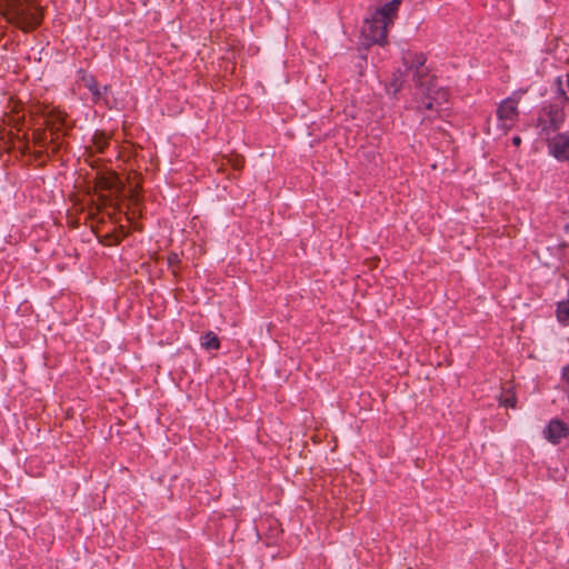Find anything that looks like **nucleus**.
<instances>
[{
  "label": "nucleus",
  "mask_w": 569,
  "mask_h": 569,
  "mask_svg": "<svg viewBox=\"0 0 569 569\" xmlns=\"http://www.w3.org/2000/svg\"><path fill=\"white\" fill-rule=\"evenodd\" d=\"M400 3V0H391L378 8L371 18L365 20L361 34L366 46L387 43L388 28L397 18Z\"/></svg>",
  "instance_id": "nucleus-1"
},
{
  "label": "nucleus",
  "mask_w": 569,
  "mask_h": 569,
  "mask_svg": "<svg viewBox=\"0 0 569 569\" xmlns=\"http://www.w3.org/2000/svg\"><path fill=\"white\" fill-rule=\"evenodd\" d=\"M43 118L47 130L33 131L34 144L42 148L39 152L56 153L62 146L61 138L70 128L67 114L61 110L50 109L44 112Z\"/></svg>",
  "instance_id": "nucleus-2"
},
{
  "label": "nucleus",
  "mask_w": 569,
  "mask_h": 569,
  "mask_svg": "<svg viewBox=\"0 0 569 569\" xmlns=\"http://www.w3.org/2000/svg\"><path fill=\"white\" fill-rule=\"evenodd\" d=\"M0 13L23 31L36 29L42 20L38 0H0Z\"/></svg>",
  "instance_id": "nucleus-3"
},
{
  "label": "nucleus",
  "mask_w": 569,
  "mask_h": 569,
  "mask_svg": "<svg viewBox=\"0 0 569 569\" xmlns=\"http://www.w3.org/2000/svg\"><path fill=\"white\" fill-rule=\"evenodd\" d=\"M556 83L558 87L557 97L552 102L542 107L537 118V128L540 129L539 134L543 138L557 132L566 118L565 108L569 102V97L562 88L561 77L556 79Z\"/></svg>",
  "instance_id": "nucleus-4"
},
{
  "label": "nucleus",
  "mask_w": 569,
  "mask_h": 569,
  "mask_svg": "<svg viewBox=\"0 0 569 569\" xmlns=\"http://www.w3.org/2000/svg\"><path fill=\"white\" fill-rule=\"evenodd\" d=\"M96 189L101 192L100 199L106 204L112 199L122 197L124 184L121 182L117 173L112 171H101L96 177Z\"/></svg>",
  "instance_id": "nucleus-5"
},
{
  "label": "nucleus",
  "mask_w": 569,
  "mask_h": 569,
  "mask_svg": "<svg viewBox=\"0 0 569 569\" xmlns=\"http://www.w3.org/2000/svg\"><path fill=\"white\" fill-rule=\"evenodd\" d=\"M416 96H421V100L417 104V110H419L421 113L435 111L437 114H439L442 111L439 99L441 98L445 101L447 100V92L440 89L436 90L433 81L425 84L422 90L417 87Z\"/></svg>",
  "instance_id": "nucleus-6"
},
{
  "label": "nucleus",
  "mask_w": 569,
  "mask_h": 569,
  "mask_svg": "<svg viewBox=\"0 0 569 569\" xmlns=\"http://www.w3.org/2000/svg\"><path fill=\"white\" fill-rule=\"evenodd\" d=\"M402 60L407 69L413 71L416 87H419L422 90L425 84L432 82V77L429 76L428 70L425 67L426 57L423 53L407 51L403 53Z\"/></svg>",
  "instance_id": "nucleus-7"
},
{
  "label": "nucleus",
  "mask_w": 569,
  "mask_h": 569,
  "mask_svg": "<svg viewBox=\"0 0 569 569\" xmlns=\"http://www.w3.org/2000/svg\"><path fill=\"white\" fill-rule=\"evenodd\" d=\"M497 117L501 129L507 133L516 124L519 117L517 99L502 100L498 106Z\"/></svg>",
  "instance_id": "nucleus-8"
},
{
  "label": "nucleus",
  "mask_w": 569,
  "mask_h": 569,
  "mask_svg": "<svg viewBox=\"0 0 569 569\" xmlns=\"http://www.w3.org/2000/svg\"><path fill=\"white\" fill-rule=\"evenodd\" d=\"M548 142L549 153L559 161L569 162V134L557 133L553 137L545 138Z\"/></svg>",
  "instance_id": "nucleus-9"
},
{
  "label": "nucleus",
  "mask_w": 569,
  "mask_h": 569,
  "mask_svg": "<svg viewBox=\"0 0 569 569\" xmlns=\"http://www.w3.org/2000/svg\"><path fill=\"white\" fill-rule=\"evenodd\" d=\"M545 438L552 445H558L569 435L567 423L559 419H552L543 430Z\"/></svg>",
  "instance_id": "nucleus-10"
},
{
  "label": "nucleus",
  "mask_w": 569,
  "mask_h": 569,
  "mask_svg": "<svg viewBox=\"0 0 569 569\" xmlns=\"http://www.w3.org/2000/svg\"><path fill=\"white\" fill-rule=\"evenodd\" d=\"M84 87L91 92L93 102H99L103 99V92L99 88V84L94 77L86 76L82 78Z\"/></svg>",
  "instance_id": "nucleus-11"
},
{
  "label": "nucleus",
  "mask_w": 569,
  "mask_h": 569,
  "mask_svg": "<svg viewBox=\"0 0 569 569\" xmlns=\"http://www.w3.org/2000/svg\"><path fill=\"white\" fill-rule=\"evenodd\" d=\"M129 199L131 203L137 204L139 202V188L140 178L137 172H133L128 178Z\"/></svg>",
  "instance_id": "nucleus-12"
},
{
  "label": "nucleus",
  "mask_w": 569,
  "mask_h": 569,
  "mask_svg": "<svg viewBox=\"0 0 569 569\" xmlns=\"http://www.w3.org/2000/svg\"><path fill=\"white\" fill-rule=\"evenodd\" d=\"M123 237V230L107 232L106 234L99 237V242L103 246H116L120 243Z\"/></svg>",
  "instance_id": "nucleus-13"
},
{
  "label": "nucleus",
  "mask_w": 569,
  "mask_h": 569,
  "mask_svg": "<svg viewBox=\"0 0 569 569\" xmlns=\"http://www.w3.org/2000/svg\"><path fill=\"white\" fill-rule=\"evenodd\" d=\"M201 346L207 350H218L220 340L214 332L208 331L201 337Z\"/></svg>",
  "instance_id": "nucleus-14"
},
{
  "label": "nucleus",
  "mask_w": 569,
  "mask_h": 569,
  "mask_svg": "<svg viewBox=\"0 0 569 569\" xmlns=\"http://www.w3.org/2000/svg\"><path fill=\"white\" fill-rule=\"evenodd\" d=\"M499 403L503 407L516 408L517 398L515 392L511 389H503Z\"/></svg>",
  "instance_id": "nucleus-15"
},
{
  "label": "nucleus",
  "mask_w": 569,
  "mask_h": 569,
  "mask_svg": "<svg viewBox=\"0 0 569 569\" xmlns=\"http://www.w3.org/2000/svg\"><path fill=\"white\" fill-rule=\"evenodd\" d=\"M557 318L560 322L569 321V300L559 302L557 306Z\"/></svg>",
  "instance_id": "nucleus-16"
},
{
  "label": "nucleus",
  "mask_w": 569,
  "mask_h": 569,
  "mask_svg": "<svg viewBox=\"0 0 569 569\" xmlns=\"http://www.w3.org/2000/svg\"><path fill=\"white\" fill-rule=\"evenodd\" d=\"M401 87H402V80H401V74H399V76H395L393 80L389 82L387 90H388V92L396 94L400 91Z\"/></svg>",
  "instance_id": "nucleus-17"
},
{
  "label": "nucleus",
  "mask_w": 569,
  "mask_h": 569,
  "mask_svg": "<svg viewBox=\"0 0 569 569\" xmlns=\"http://www.w3.org/2000/svg\"><path fill=\"white\" fill-rule=\"evenodd\" d=\"M528 92V89H523V88H520L516 91L512 92V96L511 97H508L507 99H517V104L520 102V100L522 99L523 94H526Z\"/></svg>",
  "instance_id": "nucleus-18"
},
{
  "label": "nucleus",
  "mask_w": 569,
  "mask_h": 569,
  "mask_svg": "<svg viewBox=\"0 0 569 569\" xmlns=\"http://www.w3.org/2000/svg\"><path fill=\"white\" fill-rule=\"evenodd\" d=\"M528 92V89H523V88H520L516 91L512 92V96L511 97H508L507 99H517V104L520 102V100L522 99L523 94H526Z\"/></svg>",
  "instance_id": "nucleus-19"
},
{
  "label": "nucleus",
  "mask_w": 569,
  "mask_h": 569,
  "mask_svg": "<svg viewBox=\"0 0 569 569\" xmlns=\"http://www.w3.org/2000/svg\"><path fill=\"white\" fill-rule=\"evenodd\" d=\"M167 261L170 267H174L180 262V258H179L178 253L170 252L168 254Z\"/></svg>",
  "instance_id": "nucleus-20"
},
{
  "label": "nucleus",
  "mask_w": 569,
  "mask_h": 569,
  "mask_svg": "<svg viewBox=\"0 0 569 569\" xmlns=\"http://www.w3.org/2000/svg\"><path fill=\"white\" fill-rule=\"evenodd\" d=\"M425 117L422 118V122L426 121V120H433L438 117L441 116V112L439 114H437L435 111H428L426 113H423Z\"/></svg>",
  "instance_id": "nucleus-21"
},
{
  "label": "nucleus",
  "mask_w": 569,
  "mask_h": 569,
  "mask_svg": "<svg viewBox=\"0 0 569 569\" xmlns=\"http://www.w3.org/2000/svg\"><path fill=\"white\" fill-rule=\"evenodd\" d=\"M562 379L566 380L567 383H569V366L562 369Z\"/></svg>",
  "instance_id": "nucleus-22"
},
{
  "label": "nucleus",
  "mask_w": 569,
  "mask_h": 569,
  "mask_svg": "<svg viewBox=\"0 0 569 569\" xmlns=\"http://www.w3.org/2000/svg\"><path fill=\"white\" fill-rule=\"evenodd\" d=\"M96 143H97V148L102 151L104 144H106V140L102 139V138H99L98 140H96Z\"/></svg>",
  "instance_id": "nucleus-23"
},
{
  "label": "nucleus",
  "mask_w": 569,
  "mask_h": 569,
  "mask_svg": "<svg viewBox=\"0 0 569 569\" xmlns=\"http://www.w3.org/2000/svg\"><path fill=\"white\" fill-rule=\"evenodd\" d=\"M512 142H513L515 146H519L521 143V138L516 136V137L512 138Z\"/></svg>",
  "instance_id": "nucleus-24"
},
{
  "label": "nucleus",
  "mask_w": 569,
  "mask_h": 569,
  "mask_svg": "<svg viewBox=\"0 0 569 569\" xmlns=\"http://www.w3.org/2000/svg\"><path fill=\"white\" fill-rule=\"evenodd\" d=\"M233 166L236 169H240L242 167V161H237Z\"/></svg>",
  "instance_id": "nucleus-25"
},
{
  "label": "nucleus",
  "mask_w": 569,
  "mask_h": 569,
  "mask_svg": "<svg viewBox=\"0 0 569 569\" xmlns=\"http://www.w3.org/2000/svg\"><path fill=\"white\" fill-rule=\"evenodd\" d=\"M567 86L569 88V73L567 74Z\"/></svg>",
  "instance_id": "nucleus-26"
}]
</instances>
